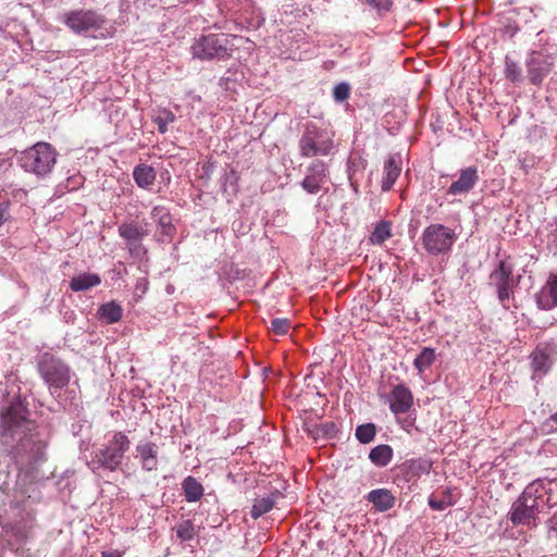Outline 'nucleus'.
I'll use <instances>...</instances> for the list:
<instances>
[{"label": "nucleus", "mask_w": 557, "mask_h": 557, "mask_svg": "<svg viewBox=\"0 0 557 557\" xmlns=\"http://www.w3.org/2000/svg\"><path fill=\"white\" fill-rule=\"evenodd\" d=\"M29 411L24 400L17 396L14 386L7 393L0 411L1 436L7 445L12 444L10 456L15 465L17 476L33 472L47 459L49 433L38 428L28 418Z\"/></svg>", "instance_id": "obj_1"}, {"label": "nucleus", "mask_w": 557, "mask_h": 557, "mask_svg": "<svg viewBox=\"0 0 557 557\" xmlns=\"http://www.w3.org/2000/svg\"><path fill=\"white\" fill-rule=\"evenodd\" d=\"M544 30L537 32L539 40L533 44L525 58L527 77L530 84L540 86L554 69L557 46L544 40Z\"/></svg>", "instance_id": "obj_2"}, {"label": "nucleus", "mask_w": 557, "mask_h": 557, "mask_svg": "<svg viewBox=\"0 0 557 557\" xmlns=\"http://www.w3.org/2000/svg\"><path fill=\"white\" fill-rule=\"evenodd\" d=\"M129 445L131 441L123 432H114L106 443L94 449L90 460L87 461V467L94 473L117 470L123 462L125 453L129 449Z\"/></svg>", "instance_id": "obj_3"}, {"label": "nucleus", "mask_w": 557, "mask_h": 557, "mask_svg": "<svg viewBox=\"0 0 557 557\" xmlns=\"http://www.w3.org/2000/svg\"><path fill=\"white\" fill-rule=\"evenodd\" d=\"M336 146L334 133L315 122L304 124L299 140L298 151L302 158L329 157L334 154Z\"/></svg>", "instance_id": "obj_4"}, {"label": "nucleus", "mask_w": 557, "mask_h": 557, "mask_svg": "<svg viewBox=\"0 0 557 557\" xmlns=\"http://www.w3.org/2000/svg\"><path fill=\"white\" fill-rule=\"evenodd\" d=\"M65 25L78 35L106 39L115 28L102 14L91 10H75L65 14Z\"/></svg>", "instance_id": "obj_5"}, {"label": "nucleus", "mask_w": 557, "mask_h": 557, "mask_svg": "<svg viewBox=\"0 0 557 557\" xmlns=\"http://www.w3.org/2000/svg\"><path fill=\"white\" fill-rule=\"evenodd\" d=\"M57 151L48 143H37L22 151L17 161L26 172L35 174L38 178L48 176L57 162Z\"/></svg>", "instance_id": "obj_6"}, {"label": "nucleus", "mask_w": 557, "mask_h": 557, "mask_svg": "<svg viewBox=\"0 0 557 557\" xmlns=\"http://www.w3.org/2000/svg\"><path fill=\"white\" fill-rule=\"evenodd\" d=\"M37 370L50 395L54 398L60 396L61 389L71 381L72 371L60 358L45 352L38 357Z\"/></svg>", "instance_id": "obj_7"}, {"label": "nucleus", "mask_w": 557, "mask_h": 557, "mask_svg": "<svg viewBox=\"0 0 557 557\" xmlns=\"http://www.w3.org/2000/svg\"><path fill=\"white\" fill-rule=\"evenodd\" d=\"M190 51L194 59L220 61L232 55L233 44L228 36L223 33L200 35L194 39Z\"/></svg>", "instance_id": "obj_8"}, {"label": "nucleus", "mask_w": 557, "mask_h": 557, "mask_svg": "<svg viewBox=\"0 0 557 557\" xmlns=\"http://www.w3.org/2000/svg\"><path fill=\"white\" fill-rule=\"evenodd\" d=\"M521 275H513V264L509 259H502L490 274V285L495 288L498 301L504 309H509V300L518 287Z\"/></svg>", "instance_id": "obj_9"}, {"label": "nucleus", "mask_w": 557, "mask_h": 557, "mask_svg": "<svg viewBox=\"0 0 557 557\" xmlns=\"http://www.w3.org/2000/svg\"><path fill=\"white\" fill-rule=\"evenodd\" d=\"M421 240L424 250L430 256L437 257L451 250L457 240V234L446 225L433 223L423 230Z\"/></svg>", "instance_id": "obj_10"}, {"label": "nucleus", "mask_w": 557, "mask_h": 557, "mask_svg": "<svg viewBox=\"0 0 557 557\" xmlns=\"http://www.w3.org/2000/svg\"><path fill=\"white\" fill-rule=\"evenodd\" d=\"M147 223H139L132 220L123 222L117 226L119 236L124 240L125 248L129 255L137 259H143L147 255V249L143 240L148 235Z\"/></svg>", "instance_id": "obj_11"}, {"label": "nucleus", "mask_w": 557, "mask_h": 557, "mask_svg": "<svg viewBox=\"0 0 557 557\" xmlns=\"http://www.w3.org/2000/svg\"><path fill=\"white\" fill-rule=\"evenodd\" d=\"M532 380L540 381L557 361V343L553 339L540 342L530 355Z\"/></svg>", "instance_id": "obj_12"}, {"label": "nucleus", "mask_w": 557, "mask_h": 557, "mask_svg": "<svg viewBox=\"0 0 557 557\" xmlns=\"http://www.w3.org/2000/svg\"><path fill=\"white\" fill-rule=\"evenodd\" d=\"M433 462L428 458H411L396 467L395 483L408 488L414 485L422 475L430 473Z\"/></svg>", "instance_id": "obj_13"}, {"label": "nucleus", "mask_w": 557, "mask_h": 557, "mask_svg": "<svg viewBox=\"0 0 557 557\" xmlns=\"http://www.w3.org/2000/svg\"><path fill=\"white\" fill-rule=\"evenodd\" d=\"M150 218L157 226L156 240L161 244H170L176 234V226L170 210L164 206H154L150 211Z\"/></svg>", "instance_id": "obj_14"}, {"label": "nucleus", "mask_w": 557, "mask_h": 557, "mask_svg": "<svg viewBox=\"0 0 557 557\" xmlns=\"http://www.w3.org/2000/svg\"><path fill=\"white\" fill-rule=\"evenodd\" d=\"M329 180V165L320 159H314L308 166L300 186L308 194H318Z\"/></svg>", "instance_id": "obj_15"}, {"label": "nucleus", "mask_w": 557, "mask_h": 557, "mask_svg": "<svg viewBox=\"0 0 557 557\" xmlns=\"http://www.w3.org/2000/svg\"><path fill=\"white\" fill-rule=\"evenodd\" d=\"M480 176L476 166L461 169L458 177L446 190L448 196H462L469 194L479 183Z\"/></svg>", "instance_id": "obj_16"}, {"label": "nucleus", "mask_w": 557, "mask_h": 557, "mask_svg": "<svg viewBox=\"0 0 557 557\" xmlns=\"http://www.w3.org/2000/svg\"><path fill=\"white\" fill-rule=\"evenodd\" d=\"M413 405V395L411 391L404 384L393 387L389 394V409L395 414L407 413Z\"/></svg>", "instance_id": "obj_17"}, {"label": "nucleus", "mask_w": 557, "mask_h": 557, "mask_svg": "<svg viewBox=\"0 0 557 557\" xmlns=\"http://www.w3.org/2000/svg\"><path fill=\"white\" fill-rule=\"evenodd\" d=\"M136 457L139 458L144 471H153L158 468L159 446L151 441H139L136 445Z\"/></svg>", "instance_id": "obj_18"}, {"label": "nucleus", "mask_w": 557, "mask_h": 557, "mask_svg": "<svg viewBox=\"0 0 557 557\" xmlns=\"http://www.w3.org/2000/svg\"><path fill=\"white\" fill-rule=\"evenodd\" d=\"M527 498L522 496L513 502L509 511V519L513 525H531L535 524V520L539 513L534 512L532 505L528 506L525 503Z\"/></svg>", "instance_id": "obj_19"}, {"label": "nucleus", "mask_w": 557, "mask_h": 557, "mask_svg": "<svg viewBox=\"0 0 557 557\" xmlns=\"http://www.w3.org/2000/svg\"><path fill=\"white\" fill-rule=\"evenodd\" d=\"M403 159L400 153H392L387 157L383 166L382 191H388L401 173Z\"/></svg>", "instance_id": "obj_20"}, {"label": "nucleus", "mask_w": 557, "mask_h": 557, "mask_svg": "<svg viewBox=\"0 0 557 557\" xmlns=\"http://www.w3.org/2000/svg\"><path fill=\"white\" fill-rule=\"evenodd\" d=\"M541 310H552L557 307V275L550 274L546 284L535 296Z\"/></svg>", "instance_id": "obj_21"}, {"label": "nucleus", "mask_w": 557, "mask_h": 557, "mask_svg": "<svg viewBox=\"0 0 557 557\" xmlns=\"http://www.w3.org/2000/svg\"><path fill=\"white\" fill-rule=\"evenodd\" d=\"M234 21L245 29H258L263 25L265 18L260 9L256 8L251 0H249Z\"/></svg>", "instance_id": "obj_22"}, {"label": "nucleus", "mask_w": 557, "mask_h": 557, "mask_svg": "<svg viewBox=\"0 0 557 557\" xmlns=\"http://www.w3.org/2000/svg\"><path fill=\"white\" fill-rule=\"evenodd\" d=\"M364 499L372 504L374 509L379 512L391 510L396 503V497L387 488L372 490L364 496Z\"/></svg>", "instance_id": "obj_23"}, {"label": "nucleus", "mask_w": 557, "mask_h": 557, "mask_svg": "<svg viewBox=\"0 0 557 557\" xmlns=\"http://www.w3.org/2000/svg\"><path fill=\"white\" fill-rule=\"evenodd\" d=\"M552 483V481L536 479L525 486L520 496H522L523 499L533 497L545 505V503L548 502V497L546 495Z\"/></svg>", "instance_id": "obj_24"}, {"label": "nucleus", "mask_w": 557, "mask_h": 557, "mask_svg": "<svg viewBox=\"0 0 557 557\" xmlns=\"http://www.w3.org/2000/svg\"><path fill=\"white\" fill-rule=\"evenodd\" d=\"M339 433V426L334 421L314 423L308 428V434L315 441L333 440Z\"/></svg>", "instance_id": "obj_25"}, {"label": "nucleus", "mask_w": 557, "mask_h": 557, "mask_svg": "<svg viewBox=\"0 0 557 557\" xmlns=\"http://www.w3.org/2000/svg\"><path fill=\"white\" fill-rule=\"evenodd\" d=\"M157 177L154 169L148 164L140 163L133 170V178L136 185L143 189H149Z\"/></svg>", "instance_id": "obj_26"}, {"label": "nucleus", "mask_w": 557, "mask_h": 557, "mask_svg": "<svg viewBox=\"0 0 557 557\" xmlns=\"http://www.w3.org/2000/svg\"><path fill=\"white\" fill-rule=\"evenodd\" d=\"M101 283V277L97 273H82L70 281V288L73 292H86Z\"/></svg>", "instance_id": "obj_27"}, {"label": "nucleus", "mask_w": 557, "mask_h": 557, "mask_svg": "<svg viewBox=\"0 0 557 557\" xmlns=\"http://www.w3.org/2000/svg\"><path fill=\"white\" fill-rule=\"evenodd\" d=\"M437 354L432 347H423L413 359V368L417 370L418 375L422 376L435 362Z\"/></svg>", "instance_id": "obj_28"}, {"label": "nucleus", "mask_w": 557, "mask_h": 557, "mask_svg": "<svg viewBox=\"0 0 557 557\" xmlns=\"http://www.w3.org/2000/svg\"><path fill=\"white\" fill-rule=\"evenodd\" d=\"M394 450L387 444H380L373 447L369 453V460L375 467H386L393 459Z\"/></svg>", "instance_id": "obj_29"}, {"label": "nucleus", "mask_w": 557, "mask_h": 557, "mask_svg": "<svg viewBox=\"0 0 557 557\" xmlns=\"http://www.w3.org/2000/svg\"><path fill=\"white\" fill-rule=\"evenodd\" d=\"M97 314L101 321L113 324L122 319L123 309L117 302L109 301L98 308Z\"/></svg>", "instance_id": "obj_30"}, {"label": "nucleus", "mask_w": 557, "mask_h": 557, "mask_svg": "<svg viewBox=\"0 0 557 557\" xmlns=\"http://www.w3.org/2000/svg\"><path fill=\"white\" fill-rule=\"evenodd\" d=\"M182 490L187 503H196L203 496V486L194 476L188 475L182 482Z\"/></svg>", "instance_id": "obj_31"}, {"label": "nucleus", "mask_w": 557, "mask_h": 557, "mask_svg": "<svg viewBox=\"0 0 557 557\" xmlns=\"http://www.w3.org/2000/svg\"><path fill=\"white\" fill-rule=\"evenodd\" d=\"M274 504L275 498L273 495L257 498L250 510L251 517L253 519L262 517L264 513L269 512L273 508Z\"/></svg>", "instance_id": "obj_32"}, {"label": "nucleus", "mask_w": 557, "mask_h": 557, "mask_svg": "<svg viewBox=\"0 0 557 557\" xmlns=\"http://www.w3.org/2000/svg\"><path fill=\"white\" fill-rule=\"evenodd\" d=\"M397 423L400 428L408 433L409 435H413L416 433H421V429L417 426V413L416 411H408L405 414L395 416Z\"/></svg>", "instance_id": "obj_33"}, {"label": "nucleus", "mask_w": 557, "mask_h": 557, "mask_svg": "<svg viewBox=\"0 0 557 557\" xmlns=\"http://www.w3.org/2000/svg\"><path fill=\"white\" fill-rule=\"evenodd\" d=\"M249 0H219V9L235 20Z\"/></svg>", "instance_id": "obj_34"}, {"label": "nucleus", "mask_w": 557, "mask_h": 557, "mask_svg": "<svg viewBox=\"0 0 557 557\" xmlns=\"http://www.w3.org/2000/svg\"><path fill=\"white\" fill-rule=\"evenodd\" d=\"M377 428L374 423H363L356 428L355 436L360 444H369L374 441Z\"/></svg>", "instance_id": "obj_35"}, {"label": "nucleus", "mask_w": 557, "mask_h": 557, "mask_svg": "<svg viewBox=\"0 0 557 557\" xmlns=\"http://www.w3.org/2000/svg\"><path fill=\"white\" fill-rule=\"evenodd\" d=\"M238 175L234 169L225 171L220 178L221 189L223 193L234 196L237 193Z\"/></svg>", "instance_id": "obj_36"}, {"label": "nucleus", "mask_w": 557, "mask_h": 557, "mask_svg": "<svg viewBox=\"0 0 557 557\" xmlns=\"http://www.w3.org/2000/svg\"><path fill=\"white\" fill-rule=\"evenodd\" d=\"M392 236L391 223L387 221H381L377 223L371 233L370 240L374 245H381Z\"/></svg>", "instance_id": "obj_37"}, {"label": "nucleus", "mask_w": 557, "mask_h": 557, "mask_svg": "<svg viewBox=\"0 0 557 557\" xmlns=\"http://www.w3.org/2000/svg\"><path fill=\"white\" fill-rule=\"evenodd\" d=\"M428 504L431 509L442 511L447 507L455 505V500L451 497L450 490L447 488L444 492V496L442 498H437L434 495H431L428 499Z\"/></svg>", "instance_id": "obj_38"}, {"label": "nucleus", "mask_w": 557, "mask_h": 557, "mask_svg": "<svg viewBox=\"0 0 557 557\" xmlns=\"http://www.w3.org/2000/svg\"><path fill=\"white\" fill-rule=\"evenodd\" d=\"M176 536L182 542L191 541L196 536V529L191 520H184L175 527Z\"/></svg>", "instance_id": "obj_39"}, {"label": "nucleus", "mask_w": 557, "mask_h": 557, "mask_svg": "<svg viewBox=\"0 0 557 557\" xmlns=\"http://www.w3.org/2000/svg\"><path fill=\"white\" fill-rule=\"evenodd\" d=\"M361 2L380 16L385 15L393 8V0H361Z\"/></svg>", "instance_id": "obj_40"}, {"label": "nucleus", "mask_w": 557, "mask_h": 557, "mask_svg": "<svg viewBox=\"0 0 557 557\" xmlns=\"http://www.w3.org/2000/svg\"><path fill=\"white\" fill-rule=\"evenodd\" d=\"M535 10V8L531 7H521L510 10L508 13L515 15L518 20V23L529 24L533 18L537 17Z\"/></svg>", "instance_id": "obj_41"}, {"label": "nucleus", "mask_w": 557, "mask_h": 557, "mask_svg": "<svg viewBox=\"0 0 557 557\" xmlns=\"http://www.w3.org/2000/svg\"><path fill=\"white\" fill-rule=\"evenodd\" d=\"M505 76L512 83H520L522 81V74L519 64L508 57L505 59Z\"/></svg>", "instance_id": "obj_42"}, {"label": "nucleus", "mask_w": 557, "mask_h": 557, "mask_svg": "<svg viewBox=\"0 0 557 557\" xmlns=\"http://www.w3.org/2000/svg\"><path fill=\"white\" fill-rule=\"evenodd\" d=\"M292 327V322L286 318H274L271 320L269 330L277 336H284L288 334Z\"/></svg>", "instance_id": "obj_43"}, {"label": "nucleus", "mask_w": 557, "mask_h": 557, "mask_svg": "<svg viewBox=\"0 0 557 557\" xmlns=\"http://www.w3.org/2000/svg\"><path fill=\"white\" fill-rule=\"evenodd\" d=\"M500 22L503 24V34L509 38H512L520 29L517 17L508 12L502 17Z\"/></svg>", "instance_id": "obj_44"}, {"label": "nucleus", "mask_w": 557, "mask_h": 557, "mask_svg": "<svg viewBox=\"0 0 557 557\" xmlns=\"http://www.w3.org/2000/svg\"><path fill=\"white\" fill-rule=\"evenodd\" d=\"M174 121L175 115L169 110H164L161 114L153 117V122L161 134H165L168 132L169 124L173 123Z\"/></svg>", "instance_id": "obj_45"}, {"label": "nucleus", "mask_w": 557, "mask_h": 557, "mask_svg": "<svg viewBox=\"0 0 557 557\" xmlns=\"http://www.w3.org/2000/svg\"><path fill=\"white\" fill-rule=\"evenodd\" d=\"M351 87L347 82L338 83L333 88V98L336 102H343L350 96Z\"/></svg>", "instance_id": "obj_46"}, {"label": "nucleus", "mask_w": 557, "mask_h": 557, "mask_svg": "<svg viewBox=\"0 0 557 557\" xmlns=\"http://www.w3.org/2000/svg\"><path fill=\"white\" fill-rule=\"evenodd\" d=\"M547 542L552 549H557V515L547 521Z\"/></svg>", "instance_id": "obj_47"}, {"label": "nucleus", "mask_w": 557, "mask_h": 557, "mask_svg": "<svg viewBox=\"0 0 557 557\" xmlns=\"http://www.w3.org/2000/svg\"><path fill=\"white\" fill-rule=\"evenodd\" d=\"M547 247L554 255L557 253V218L549 224V233L547 235Z\"/></svg>", "instance_id": "obj_48"}, {"label": "nucleus", "mask_w": 557, "mask_h": 557, "mask_svg": "<svg viewBox=\"0 0 557 557\" xmlns=\"http://www.w3.org/2000/svg\"><path fill=\"white\" fill-rule=\"evenodd\" d=\"M10 200L0 195V227L10 220Z\"/></svg>", "instance_id": "obj_49"}, {"label": "nucleus", "mask_w": 557, "mask_h": 557, "mask_svg": "<svg viewBox=\"0 0 557 557\" xmlns=\"http://www.w3.org/2000/svg\"><path fill=\"white\" fill-rule=\"evenodd\" d=\"M83 184V177L81 175H73L67 178L65 188L70 191L76 190Z\"/></svg>", "instance_id": "obj_50"}, {"label": "nucleus", "mask_w": 557, "mask_h": 557, "mask_svg": "<svg viewBox=\"0 0 557 557\" xmlns=\"http://www.w3.org/2000/svg\"><path fill=\"white\" fill-rule=\"evenodd\" d=\"M219 85H220V87H222L226 90H230V89L234 88L235 81L233 78H231L230 76H223L220 78Z\"/></svg>", "instance_id": "obj_51"}, {"label": "nucleus", "mask_w": 557, "mask_h": 557, "mask_svg": "<svg viewBox=\"0 0 557 557\" xmlns=\"http://www.w3.org/2000/svg\"><path fill=\"white\" fill-rule=\"evenodd\" d=\"M525 503H527L528 506L532 505V509L536 513H539L541 511V508H543V506H544V504L540 503L539 500H536L533 497L532 498H527Z\"/></svg>", "instance_id": "obj_52"}, {"label": "nucleus", "mask_w": 557, "mask_h": 557, "mask_svg": "<svg viewBox=\"0 0 557 557\" xmlns=\"http://www.w3.org/2000/svg\"><path fill=\"white\" fill-rule=\"evenodd\" d=\"M124 553L117 549L104 550L101 553V557H123Z\"/></svg>", "instance_id": "obj_53"}, {"label": "nucleus", "mask_w": 557, "mask_h": 557, "mask_svg": "<svg viewBox=\"0 0 557 557\" xmlns=\"http://www.w3.org/2000/svg\"><path fill=\"white\" fill-rule=\"evenodd\" d=\"M211 168L212 165L211 164H208L206 168H205V173L206 175L209 177L210 173H211Z\"/></svg>", "instance_id": "obj_54"}, {"label": "nucleus", "mask_w": 557, "mask_h": 557, "mask_svg": "<svg viewBox=\"0 0 557 557\" xmlns=\"http://www.w3.org/2000/svg\"><path fill=\"white\" fill-rule=\"evenodd\" d=\"M550 419H552L554 422H557V412H556V413H554V414L552 416V418H550Z\"/></svg>", "instance_id": "obj_55"}]
</instances>
